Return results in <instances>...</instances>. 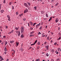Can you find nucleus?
I'll return each instance as SVG.
<instances>
[{
	"instance_id": "obj_55",
	"label": "nucleus",
	"mask_w": 61,
	"mask_h": 61,
	"mask_svg": "<svg viewBox=\"0 0 61 61\" xmlns=\"http://www.w3.org/2000/svg\"><path fill=\"white\" fill-rule=\"evenodd\" d=\"M59 40L61 39V37H59Z\"/></svg>"
},
{
	"instance_id": "obj_18",
	"label": "nucleus",
	"mask_w": 61,
	"mask_h": 61,
	"mask_svg": "<svg viewBox=\"0 0 61 61\" xmlns=\"http://www.w3.org/2000/svg\"><path fill=\"white\" fill-rule=\"evenodd\" d=\"M36 23H35L33 24V26H35V25H36Z\"/></svg>"
},
{
	"instance_id": "obj_51",
	"label": "nucleus",
	"mask_w": 61,
	"mask_h": 61,
	"mask_svg": "<svg viewBox=\"0 0 61 61\" xmlns=\"http://www.w3.org/2000/svg\"><path fill=\"white\" fill-rule=\"evenodd\" d=\"M4 53L5 55H6V52H5Z\"/></svg>"
},
{
	"instance_id": "obj_20",
	"label": "nucleus",
	"mask_w": 61,
	"mask_h": 61,
	"mask_svg": "<svg viewBox=\"0 0 61 61\" xmlns=\"http://www.w3.org/2000/svg\"><path fill=\"white\" fill-rule=\"evenodd\" d=\"M49 39V36H48V37H47V40H48Z\"/></svg>"
},
{
	"instance_id": "obj_10",
	"label": "nucleus",
	"mask_w": 61,
	"mask_h": 61,
	"mask_svg": "<svg viewBox=\"0 0 61 61\" xmlns=\"http://www.w3.org/2000/svg\"><path fill=\"white\" fill-rule=\"evenodd\" d=\"M10 42L11 43V44H13L14 42V41H10Z\"/></svg>"
},
{
	"instance_id": "obj_21",
	"label": "nucleus",
	"mask_w": 61,
	"mask_h": 61,
	"mask_svg": "<svg viewBox=\"0 0 61 61\" xmlns=\"http://www.w3.org/2000/svg\"><path fill=\"white\" fill-rule=\"evenodd\" d=\"M52 19V17H51L49 19V21H50V20H51Z\"/></svg>"
},
{
	"instance_id": "obj_31",
	"label": "nucleus",
	"mask_w": 61,
	"mask_h": 61,
	"mask_svg": "<svg viewBox=\"0 0 61 61\" xmlns=\"http://www.w3.org/2000/svg\"><path fill=\"white\" fill-rule=\"evenodd\" d=\"M58 5V3H57L55 5H56V6H57V5Z\"/></svg>"
},
{
	"instance_id": "obj_49",
	"label": "nucleus",
	"mask_w": 61,
	"mask_h": 61,
	"mask_svg": "<svg viewBox=\"0 0 61 61\" xmlns=\"http://www.w3.org/2000/svg\"><path fill=\"white\" fill-rule=\"evenodd\" d=\"M35 44H34H34H31V46H33V45H35Z\"/></svg>"
},
{
	"instance_id": "obj_36",
	"label": "nucleus",
	"mask_w": 61,
	"mask_h": 61,
	"mask_svg": "<svg viewBox=\"0 0 61 61\" xmlns=\"http://www.w3.org/2000/svg\"><path fill=\"white\" fill-rule=\"evenodd\" d=\"M16 15H18V12H16Z\"/></svg>"
},
{
	"instance_id": "obj_32",
	"label": "nucleus",
	"mask_w": 61,
	"mask_h": 61,
	"mask_svg": "<svg viewBox=\"0 0 61 61\" xmlns=\"http://www.w3.org/2000/svg\"><path fill=\"white\" fill-rule=\"evenodd\" d=\"M37 44L38 45H40V43L39 42H38V43H37Z\"/></svg>"
},
{
	"instance_id": "obj_38",
	"label": "nucleus",
	"mask_w": 61,
	"mask_h": 61,
	"mask_svg": "<svg viewBox=\"0 0 61 61\" xmlns=\"http://www.w3.org/2000/svg\"><path fill=\"white\" fill-rule=\"evenodd\" d=\"M3 3H4V4H5V0H4L3 1Z\"/></svg>"
},
{
	"instance_id": "obj_29",
	"label": "nucleus",
	"mask_w": 61,
	"mask_h": 61,
	"mask_svg": "<svg viewBox=\"0 0 61 61\" xmlns=\"http://www.w3.org/2000/svg\"><path fill=\"white\" fill-rule=\"evenodd\" d=\"M56 44H57V42H55L54 43V45H55V46H56Z\"/></svg>"
},
{
	"instance_id": "obj_50",
	"label": "nucleus",
	"mask_w": 61,
	"mask_h": 61,
	"mask_svg": "<svg viewBox=\"0 0 61 61\" xmlns=\"http://www.w3.org/2000/svg\"><path fill=\"white\" fill-rule=\"evenodd\" d=\"M6 29H7V28H8V27L7 26H6Z\"/></svg>"
},
{
	"instance_id": "obj_52",
	"label": "nucleus",
	"mask_w": 61,
	"mask_h": 61,
	"mask_svg": "<svg viewBox=\"0 0 61 61\" xmlns=\"http://www.w3.org/2000/svg\"><path fill=\"white\" fill-rule=\"evenodd\" d=\"M38 26H37V25H36V28H38Z\"/></svg>"
},
{
	"instance_id": "obj_16",
	"label": "nucleus",
	"mask_w": 61,
	"mask_h": 61,
	"mask_svg": "<svg viewBox=\"0 0 61 61\" xmlns=\"http://www.w3.org/2000/svg\"><path fill=\"white\" fill-rule=\"evenodd\" d=\"M42 26H41L40 27V28L39 29H40V30H42Z\"/></svg>"
},
{
	"instance_id": "obj_11",
	"label": "nucleus",
	"mask_w": 61,
	"mask_h": 61,
	"mask_svg": "<svg viewBox=\"0 0 61 61\" xmlns=\"http://www.w3.org/2000/svg\"><path fill=\"white\" fill-rule=\"evenodd\" d=\"M51 52H52V53H54L55 52V51L53 49H52L51 50Z\"/></svg>"
},
{
	"instance_id": "obj_33",
	"label": "nucleus",
	"mask_w": 61,
	"mask_h": 61,
	"mask_svg": "<svg viewBox=\"0 0 61 61\" xmlns=\"http://www.w3.org/2000/svg\"><path fill=\"white\" fill-rule=\"evenodd\" d=\"M3 37L5 39V37H6V36H3Z\"/></svg>"
},
{
	"instance_id": "obj_54",
	"label": "nucleus",
	"mask_w": 61,
	"mask_h": 61,
	"mask_svg": "<svg viewBox=\"0 0 61 61\" xmlns=\"http://www.w3.org/2000/svg\"><path fill=\"white\" fill-rule=\"evenodd\" d=\"M46 36V35H43L42 36V37H44V36Z\"/></svg>"
},
{
	"instance_id": "obj_57",
	"label": "nucleus",
	"mask_w": 61,
	"mask_h": 61,
	"mask_svg": "<svg viewBox=\"0 0 61 61\" xmlns=\"http://www.w3.org/2000/svg\"><path fill=\"white\" fill-rule=\"evenodd\" d=\"M28 26H29V24L28 23Z\"/></svg>"
},
{
	"instance_id": "obj_53",
	"label": "nucleus",
	"mask_w": 61,
	"mask_h": 61,
	"mask_svg": "<svg viewBox=\"0 0 61 61\" xmlns=\"http://www.w3.org/2000/svg\"><path fill=\"white\" fill-rule=\"evenodd\" d=\"M2 5V4H0V7H1V6Z\"/></svg>"
},
{
	"instance_id": "obj_63",
	"label": "nucleus",
	"mask_w": 61,
	"mask_h": 61,
	"mask_svg": "<svg viewBox=\"0 0 61 61\" xmlns=\"http://www.w3.org/2000/svg\"><path fill=\"white\" fill-rule=\"evenodd\" d=\"M37 26H39V24H37V25H36Z\"/></svg>"
},
{
	"instance_id": "obj_14",
	"label": "nucleus",
	"mask_w": 61,
	"mask_h": 61,
	"mask_svg": "<svg viewBox=\"0 0 61 61\" xmlns=\"http://www.w3.org/2000/svg\"><path fill=\"white\" fill-rule=\"evenodd\" d=\"M18 32H19V34H18V36H20V31H19Z\"/></svg>"
},
{
	"instance_id": "obj_30",
	"label": "nucleus",
	"mask_w": 61,
	"mask_h": 61,
	"mask_svg": "<svg viewBox=\"0 0 61 61\" xmlns=\"http://www.w3.org/2000/svg\"><path fill=\"white\" fill-rule=\"evenodd\" d=\"M60 48H59L58 49V51H60Z\"/></svg>"
},
{
	"instance_id": "obj_6",
	"label": "nucleus",
	"mask_w": 61,
	"mask_h": 61,
	"mask_svg": "<svg viewBox=\"0 0 61 61\" xmlns=\"http://www.w3.org/2000/svg\"><path fill=\"white\" fill-rule=\"evenodd\" d=\"M24 5L25 6V7H28V5H27V4L26 3H24Z\"/></svg>"
},
{
	"instance_id": "obj_42",
	"label": "nucleus",
	"mask_w": 61,
	"mask_h": 61,
	"mask_svg": "<svg viewBox=\"0 0 61 61\" xmlns=\"http://www.w3.org/2000/svg\"><path fill=\"white\" fill-rule=\"evenodd\" d=\"M12 9H14V6H12Z\"/></svg>"
},
{
	"instance_id": "obj_46",
	"label": "nucleus",
	"mask_w": 61,
	"mask_h": 61,
	"mask_svg": "<svg viewBox=\"0 0 61 61\" xmlns=\"http://www.w3.org/2000/svg\"><path fill=\"white\" fill-rule=\"evenodd\" d=\"M60 27H58V30H60Z\"/></svg>"
},
{
	"instance_id": "obj_43",
	"label": "nucleus",
	"mask_w": 61,
	"mask_h": 61,
	"mask_svg": "<svg viewBox=\"0 0 61 61\" xmlns=\"http://www.w3.org/2000/svg\"><path fill=\"white\" fill-rule=\"evenodd\" d=\"M34 31H32L30 33V34H33V33H34Z\"/></svg>"
},
{
	"instance_id": "obj_37",
	"label": "nucleus",
	"mask_w": 61,
	"mask_h": 61,
	"mask_svg": "<svg viewBox=\"0 0 61 61\" xmlns=\"http://www.w3.org/2000/svg\"><path fill=\"white\" fill-rule=\"evenodd\" d=\"M47 42H46V41L44 43V44H45V45H46V43H47Z\"/></svg>"
},
{
	"instance_id": "obj_60",
	"label": "nucleus",
	"mask_w": 61,
	"mask_h": 61,
	"mask_svg": "<svg viewBox=\"0 0 61 61\" xmlns=\"http://www.w3.org/2000/svg\"><path fill=\"white\" fill-rule=\"evenodd\" d=\"M13 52H14V53H15V51L14 50V51H13Z\"/></svg>"
},
{
	"instance_id": "obj_39",
	"label": "nucleus",
	"mask_w": 61,
	"mask_h": 61,
	"mask_svg": "<svg viewBox=\"0 0 61 61\" xmlns=\"http://www.w3.org/2000/svg\"><path fill=\"white\" fill-rule=\"evenodd\" d=\"M41 33L40 32H39L38 33V35H40L41 34Z\"/></svg>"
},
{
	"instance_id": "obj_23",
	"label": "nucleus",
	"mask_w": 61,
	"mask_h": 61,
	"mask_svg": "<svg viewBox=\"0 0 61 61\" xmlns=\"http://www.w3.org/2000/svg\"><path fill=\"white\" fill-rule=\"evenodd\" d=\"M36 61H40V59H37L36 60Z\"/></svg>"
},
{
	"instance_id": "obj_44",
	"label": "nucleus",
	"mask_w": 61,
	"mask_h": 61,
	"mask_svg": "<svg viewBox=\"0 0 61 61\" xmlns=\"http://www.w3.org/2000/svg\"><path fill=\"white\" fill-rule=\"evenodd\" d=\"M59 60V58L57 59V61H58Z\"/></svg>"
},
{
	"instance_id": "obj_45",
	"label": "nucleus",
	"mask_w": 61,
	"mask_h": 61,
	"mask_svg": "<svg viewBox=\"0 0 61 61\" xmlns=\"http://www.w3.org/2000/svg\"><path fill=\"white\" fill-rule=\"evenodd\" d=\"M9 5H12V3H11V2H10Z\"/></svg>"
},
{
	"instance_id": "obj_41",
	"label": "nucleus",
	"mask_w": 61,
	"mask_h": 61,
	"mask_svg": "<svg viewBox=\"0 0 61 61\" xmlns=\"http://www.w3.org/2000/svg\"><path fill=\"white\" fill-rule=\"evenodd\" d=\"M33 25V22H31V25Z\"/></svg>"
},
{
	"instance_id": "obj_35",
	"label": "nucleus",
	"mask_w": 61,
	"mask_h": 61,
	"mask_svg": "<svg viewBox=\"0 0 61 61\" xmlns=\"http://www.w3.org/2000/svg\"><path fill=\"white\" fill-rule=\"evenodd\" d=\"M23 20L24 21H25L26 19L25 18H23Z\"/></svg>"
},
{
	"instance_id": "obj_34",
	"label": "nucleus",
	"mask_w": 61,
	"mask_h": 61,
	"mask_svg": "<svg viewBox=\"0 0 61 61\" xmlns=\"http://www.w3.org/2000/svg\"><path fill=\"white\" fill-rule=\"evenodd\" d=\"M11 32H9L8 33V34H11Z\"/></svg>"
},
{
	"instance_id": "obj_17",
	"label": "nucleus",
	"mask_w": 61,
	"mask_h": 61,
	"mask_svg": "<svg viewBox=\"0 0 61 61\" xmlns=\"http://www.w3.org/2000/svg\"><path fill=\"white\" fill-rule=\"evenodd\" d=\"M37 40H36V41H35V42L34 43V45H35V44L36 43H37Z\"/></svg>"
},
{
	"instance_id": "obj_22",
	"label": "nucleus",
	"mask_w": 61,
	"mask_h": 61,
	"mask_svg": "<svg viewBox=\"0 0 61 61\" xmlns=\"http://www.w3.org/2000/svg\"><path fill=\"white\" fill-rule=\"evenodd\" d=\"M14 31V30H12L10 32H11V33H13Z\"/></svg>"
},
{
	"instance_id": "obj_8",
	"label": "nucleus",
	"mask_w": 61,
	"mask_h": 61,
	"mask_svg": "<svg viewBox=\"0 0 61 61\" xmlns=\"http://www.w3.org/2000/svg\"><path fill=\"white\" fill-rule=\"evenodd\" d=\"M4 12V10H1L0 11V12L1 13H3V12Z\"/></svg>"
},
{
	"instance_id": "obj_3",
	"label": "nucleus",
	"mask_w": 61,
	"mask_h": 61,
	"mask_svg": "<svg viewBox=\"0 0 61 61\" xmlns=\"http://www.w3.org/2000/svg\"><path fill=\"white\" fill-rule=\"evenodd\" d=\"M45 48H46L47 49V50H49V49L48 48H49V46L48 45L47 46H45Z\"/></svg>"
},
{
	"instance_id": "obj_40",
	"label": "nucleus",
	"mask_w": 61,
	"mask_h": 61,
	"mask_svg": "<svg viewBox=\"0 0 61 61\" xmlns=\"http://www.w3.org/2000/svg\"><path fill=\"white\" fill-rule=\"evenodd\" d=\"M23 48H21V52H22L23 51Z\"/></svg>"
},
{
	"instance_id": "obj_9",
	"label": "nucleus",
	"mask_w": 61,
	"mask_h": 61,
	"mask_svg": "<svg viewBox=\"0 0 61 61\" xmlns=\"http://www.w3.org/2000/svg\"><path fill=\"white\" fill-rule=\"evenodd\" d=\"M20 37H21L22 38H23L24 37V35L23 34H22L20 36Z\"/></svg>"
},
{
	"instance_id": "obj_58",
	"label": "nucleus",
	"mask_w": 61,
	"mask_h": 61,
	"mask_svg": "<svg viewBox=\"0 0 61 61\" xmlns=\"http://www.w3.org/2000/svg\"><path fill=\"white\" fill-rule=\"evenodd\" d=\"M3 44H4V42H2L1 43V44H2V45H3Z\"/></svg>"
},
{
	"instance_id": "obj_4",
	"label": "nucleus",
	"mask_w": 61,
	"mask_h": 61,
	"mask_svg": "<svg viewBox=\"0 0 61 61\" xmlns=\"http://www.w3.org/2000/svg\"><path fill=\"white\" fill-rule=\"evenodd\" d=\"M0 59L1 60H0V61H2L3 60H4V59L3 58L2 56H0Z\"/></svg>"
},
{
	"instance_id": "obj_64",
	"label": "nucleus",
	"mask_w": 61,
	"mask_h": 61,
	"mask_svg": "<svg viewBox=\"0 0 61 61\" xmlns=\"http://www.w3.org/2000/svg\"><path fill=\"white\" fill-rule=\"evenodd\" d=\"M7 60H6V61H8L9 60L8 59H7Z\"/></svg>"
},
{
	"instance_id": "obj_12",
	"label": "nucleus",
	"mask_w": 61,
	"mask_h": 61,
	"mask_svg": "<svg viewBox=\"0 0 61 61\" xmlns=\"http://www.w3.org/2000/svg\"><path fill=\"white\" fill-rule=\"evenodd\" d=\"M19 28V27H15V29L16 30H18Z\"/></svg>"
},
{
	"instance_id": "obj_28",
	"label": "nucleus",
	"mask_w": 61,
	"mask_h": 61,
	"mask_svg": "<svg viewBox=\"0 0 61 61\" xmlns=\"http://www.w3.org/2000/svg\"><path fill=\"white\" fill-rule=\"evenodd\" d=\"M41 14H44V11H42L41 12Z\"/></svg>"
},
{
	"instance_id": "obj_7",
	"label": "nucleus",
	"mask_w": 61,
	"mask_h": 61,
	"mask_svg": "<svg viewBox=\"0 0 61 61\" xmlns=\"http://www.w3.org/2000/svg\"><path fill=\"white\" fill-rule=\"evenodd\" d=\"M55 21V22H56V23L58 22V21H59V20H58V18L56 19Z\"/></svg>"
},
{
	"instance_id": "obj_27",
	"label": "nucleus",
	"mask_w": 61,
	"mask_h": 61,
	"mask_svg": "<svg viewBox=\"0 0 61 61\" xmlns=\"http://www.w3.org/2000/svg\"><path fill=\"white\" fill-rule=\"evenodd\" d=\"M27 4H28V5H29L30 6V3L28 2H27Z\"/></svg>"
},
{
	"instance_id": "obj_24",
	"label": "nucleus",
	"mask_w": 61,
	"mask_h": 61,
	"mask_svg": "<svg viewBox=\"0 0 61 61\" xmlns=\"http://www.w3.org/2000/svg\"><path fill=\"white\" fill-rule=\"evenodd\" d=\"M35 10H36L37 9V7L36 6H35L34 7Z\"/></svg>"
},
{
	"instance_id": "obj_2",
	"label": "nucleus",
	"mask_w": 61,
	"mask_h": 61,
	"mask_svg": "<svg viewBox=\"0 0 61 61\" xmlns=\"http://www.w3.org/2000/svg\"><path fill=\"white\" fill-rule=\"evenodd\" d=\"M7 18H8V20L9 21H11V19H10V17L9 15H8L7 16Z\"/></svg>"
},
{
	"instance_id": "obj_15",
	"label": "nucleus",
	"mask_w": 61,
	"mask_h": 61,
	"mask_svg": "<svg viewBox=\"0 0 61 61\" xmlns=\"http://www.w3.org/2000/svg\"><path fill=\"white\" fill-rule=\"evenodd\" d=\"M23 13H22L21 14L19 15L21 17L22 16H23Z\"/></svg>"
},
{
	"instance_id": "obj_48",
	"label": "nucleus",
	"mask_w": 61,
	"mask_h": 61,
	"mask_svg": "<svg viewBox=\"0 0 61 61\" xmlns=\"http://www.w3.org/2000/svg\"><path fill=\"white\" fill-rule=\"evenodd\" d=\"M39 47H40L39 46H38L37 47V48L38 49L39 48Z\"/></svg>"
},
{
	"instance_id": "obj_1",
	"label": "nucleus",
	"mask_w": 61,
	"mask_h": 61,
	"mask_svg": "<svg viewBox=\"0 0 61 61\" xmlns=\"http://www.w3.org/2000/svg\"><path fill=\"white\" fill-rule=\"evenodd\" d=\"M20 31L21 33H24V27L22 26L20 28Z\"/></svg>"
},
{
	"instance_id": "obj_56",
	"label": "nucleus",
	"mask_w": 61,
	"mask_h": 61,
	"mask_svg": "<svg viewBox=\"0 0 61 61\" xmlns=\"http://www.w3.org/2000/svg\"><path fill=\"white\" fill-rule=\"evenodd\" d=\"M0 30H1V32H2L3 30H2V29H1Z\"/></svg>"
},
{
	"instance_id": "obj_59",
	"label": "nucleus",
	"mask_w": 61,
	"mask_h": 61,
	"mask_svg": "<svg viewBox=\"0 0 61 61\" xmlns=\"http://www.w3.org/2000/svg\"><path fill=\"white\" fill-rule=\"evenodd\" d=\"M58 53H59V52H57L56 53L57 54H58Z\"/></svg>"
},
{
	"instance_id": "obj_26",
	"label": "nucleus",
	"mask_w": 61,
	"mask_h": 61,
	"mask_svg": "<svg viewBox=\"0 0 61 61\" xmlns=\"http://www.w3.org/2000/svg\"><path fill=\"white\" fill-rule=\"evenodd\" d=\"M7 44V42H5V46H6V44Z\"/></svg>"
},
{
	"instance_id": "obj_5",
	"label": "nucleus",
	"mask_w": 61,
	"mask_h": 61,
	"mask_svg": "<svg viewBox=\"0 0 61 61\" xmlns=\"http://www.w3.org/2000/svg\"><path fill=\"white\" fill-rule=\"evenodd\" d=\"M28 12V9H26L25 11H24V13H27Z\"/></svg>"
},
{
	"instance_id": "obj_13",
	"label": "nucleus",
	"mask_w": 61,
	"mask_h": 61,
	"mask_svg": "<svg viewBox=\"0 0 61 61\" xmlns=\"http://www.w3.org/2000/svg\"><path fill=\"white\" fill-rule=\"evenodd\" d=\"M5 49L4 50L5 51H7V49H6V46L5 47Z\"/></svg>"
},
{
	"instance_id": "obj_61",
	"label": "nucleus",
	"mask_w": 61,
	"mask_h": 61,
	"mask_svg": "<svg viewBox=\"0 0 61 61\" xmlns=\"http://www.w3.org/2000/svg\"><path fill=\"white\" fill-rule=\"evenodd\" d=\"M33 28H30V30H33Z\"/></svg>"
},
{
	"instance_id": "obj_25",
	"label": "nucleus",
	"mask_w": 61,
	"mask_h": 61,
	"mask_svg": "<svg viewBox=\"0 0 61 61\" xmlns=\"http://www.w3.org/2000/svg\"><path fill=\"white\" fill-rule=\"evenodd\" d=\"M18 45H19V43L18 42L16 43V46H18Z\"/></svg>"
},
{
	"instance_id": "obj_62",
	"label": "nucleus",
	"mask_w": 61,
	"mask_h": 61,
	"mask_svg": "<svg viewBox=\"0 0 61 61\" xmlns=\"http://www.w3.org/2000/svg\"><path fill=\"white\" fill-rule=\"evenodd\" d=\"M2 42V41L1 40H0V43H1Z\"/></svg>"
},
{
	"instance_id": "obj_19",
	"label": "nucleus",
	"mask_w": 61,
	"mask_h": 61,
	"mask_svg": "<svg viewBox=\"0 0 61 61\" xmlns=\"http://www.w3.org/2000/svg\"><path fill=\"white\" fill-rule=\"evenodd\" d=\"M46 55L47 56H49V54L48 53H47Z\"/></svg>"
},
{
	"instance_id": "obj_47",
	"label": "nucleus",
	"mask_w": 61,
	"mask_h": 61,
	"mask_svg": "<svg viewBox=\"0 0 61 61\" xmlns=\"http://www.w3.org/2000/svg\"><path fill=\"white\" fill-rule=\"evenodd\" d=\"M51 2H52V3H53V2H54V0H52L51 1Z\"/></svg>"
}]
</instances>
